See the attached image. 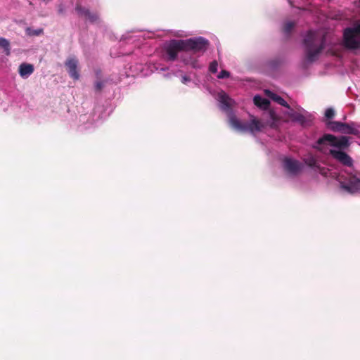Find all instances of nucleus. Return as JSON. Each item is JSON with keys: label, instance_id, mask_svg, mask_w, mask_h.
<instances>
[{"label": "nucleus", "instance_id": "obj_3", "mask_svg": "<svg viewBox=\"0 0 360 360\" xmlns=\"http://www.w3.org/2000/svg\"><path fill=\"white\" fill-rule=\"evenodd\" d=\"M350 143L347 136H342L339 138L334 135L325 134L320 137L313 145V148L323 152L325 147L330 146L340 149H346L349 146Z\"/></svg>", "mask_w": 360, "mask_h": 360}, {"label": "nucleus", "instance_id": "obj_2", "mask_svg": "<svg viewBox=\"0 0 360 360\" xmlns=\"http://www.w3.org/2000/svg\"><path fill=\"white\" fill-rule=\"evenodd\" d=\"M306 60L315 61L325 46V37L315 31L309 30L303 39Z\"/></svg>", "mask_w": 360, "mask_h": 360}, {"label": "nucleus", "instance_id": "obj_27", "mask_svg": "<svg viewBox=\"0 0 360 360\" xmlns=\"http://www.w3.org/2000/svg\"><path fill=\"white\" fill-rule=\"evenodd\" d=\"M229 76H230L229 72H228L225 70H223L218 75V78H219V79L228 78Z\"/></svg>", "mask_w": 360, "mask_h": 360}, {"label": "nucleus", "instance_id": "obj_17", "mask_svg": "<svg viewBox=\"0 0 360 360\" xmlns=\"http://www.w3.org/2000/svg\"><path fill=\"white\" fill-rule=\"evenodd\" d=\"M253 101L255 105L263 109H266L270 104V102L266 98H264L259 95L255 96Z\"/></svg>", "mask_w": 360, "mask_h": 360}, {"label": "nucleus", "instance_id": "obj_19", "mask_svg": "<svg viewBox=\"0 0 360 360\" xmlns=\"http://www.w3.org/2000/svg\"><path fill=\"white\" fill-rule=\"evenodd\" d=\"M342 123L343 122L338 121H327L326 124L327 127L331 131L334 132H340L342 126Z\"/></svg>", "mask_w": 360, "mask_h": 360}, {"label": "nucleus", "instance_id": "obj_28", "mask_svg": "<svg viewBox=\"0 0 360 360\" xmlns=\"http://www.w3.org/2000/svg\"><path fill=\"white\" fill-rule=\"evenodd\" d=\"M65 7L63 5H60L58 7V13L60 15H63L65 13Z\"/></svg>", "mask_w": 360, "mask_h": 360}, {"label": "nucleus", "instance_id": "obj_13", "mask_svg": "<svg viewBox=\"0 0 360 360\" xmlns=\"http://www.w3.org/2000/svg\"><path fill=\"white\" fill-rule=\"evenodd\" d=\"M340 132L345 134L352 135H359L360 133L358 127H356L354 123H342V126Z\"/></svg>", "mask_w": 360, "mask_h": 360}, {"label": "nucleus", "instance_id": "obj_10", "mask_svg": "<svg viewBox=\"0 0 360 360\" xmlns=\"http://www.w3.org/2000/svg\"><path fill=\"white\" fill-rule=\"evenodd\" d=\"M65 65L70 76L75 80L79 79V74L77 71L78 60L76 58H70L67 59Z\"/></svg>", "mask_w": 360, "mask_h": 360}, {"label": "nucleus", "instance_id": "obj_29", "mask_svg": "<svg viewBox=\"0 0 360 360\" xmlns=\"http://www.w3.org/2000/svg\"><path fill=\"white\" fill-rule=\"evenodd\" d=\"M190 80H191V79L188 77H186V76H184L182 77V79H181V82L184 84H186L187 82H189Z\"/></svg>", "mask_w": 360, "mask_h": 360}, {"label": "nucleus", "instance_id": "obj_14", "mask_svg": "<svg viewBox=\"0 0 360 360\" xmlns=\"http://www.w3.org/2000/svg\"><path fill=\"white\" fill-rule=\"evenodd\" d=\"M181 60H182L183 63H184V64L191 65L193 68L200 69L202 67L199 64L198 60L196 58L191 56H188L187 53H184L181 56Z\"/></svg>", "mask_w": 360, "mask_h": 360}, {"label": "nucleus", "instance_id": "obj_8", "mask_svg": "<svg viewBox=\"0 0 360 360\" xmlns=\"http://www.w3.org/2000/svg\"><path fill=\"white\" fill-rule=\"evenodd\" d=\"M289 110L290 111L287 113V115L292 121L299 123L302 127L309 125L310 119L308 116H307V112L303 110L304 113H302L300 112L294 110L291 108Z\"/></svg>", "mask_w": 360, "mask_h": 360}, {"label": "nucleus", "instance_id": "obj_25", "mask_svg": "<svg viewBox=\"0 0 360 360\" xmlns=\"http://www.w3.org/2000/svg\"><path fill=\"white\" fill-rule=\"evenodd\" d=\"M316 170L318 171L323 176H327L329 172V169L328 168L321 167L320 165L316 169Z\"/></svg>", "mask_w": 360, "mask_h": 360}, {"label": "nucleus", "instance_id": "obj_22", "mask_svg": "<svg viewBox=\"0 0 360 360\" xmlns=\"http://www.w3.org/2000/svg\"><path fill=\"white\" fill-rule=\"evenodd\" d=\"M26 34L28 36L32 37V36H39L43 34L44 30L42 28H39L37 30H33L30 27H27L25 30Z\"/></svg>", "mask_w": 360, "mask_h": 360}, {"label": "nucleus", "instance_id": "obj_18", "mask_svg": "<svg viewBox=\"0 0 360 360\" xmlns=\"http://www.w3.org/2000/svg\"><path fill=\"white\" fill-rule=\"evenodd\" d=\"M96 75L97 77L96 81L94 82V90L96 92H101L103 87L105 86V82L101 80V71L97 70L96 72Z\"/></svg>", "mask_w": 360, "mask_h": 360}, {"label": "nucleus", "instance_id": "obj_24", "mask_svg": "<svg viewBox=\"0 0 360 360\" xmlns=\"http://www.w3.org/2000/svg\"><path fill=\"white\" fill-rule=\"evenodd\" d=\"M335 114V110L333 108H327L325 112V117L328 120H330V119H332L334 117Z\"/></svg>", "mask_w": 360, "mask_h": 360}, {"label": "nucleus", "instance_id": "obj_26", "mask_svg": "<svg viewBox=\"0 0 360 360\" xmlns=\"http://www.w3.org/2000/svg\"><path fill=\"white\" fill-rule=\"evenodd\" d=\"M217 67H218V63L216 60H214L212 61L210 64V67H209V70L212 72V73H216L217 72Z\"/></svg>", "mask_w": 360, "mask_h": 360}, {"label": "nucleus", "instance_id": "obj_7", "mask_svg": "<svg viewBox=\"0 0 360 360\" xmlns=\"http://www.w3.org/2000/svg\"><path fill=\"white\" fill-rule=\"evenodd\" d=\"M75 11L79 17L84 18L85 20H89L91 23L96 22L99 19L97 13L91 12L89 9L82 6L79 3L76 4Z\"/></svg>", "mask_w": 360, "mask_h": 360}, {"label": "nucleus", "instance_id": "obj_9", "mask_svg": "<svg viewBox=\"0 0 360 360\" xmlns=\"http://www.w3.org/2000/svg\"><path fill=\"white\" fill-rule=\"evenodd\" d=\"M329 153L334 159L343 165L351 167L353 165L352 158L344 151L331 149Z\"/></svg>", "mask_w": 360, "mask_h": 360}, {"label": "nucleus", "instance_id": "obj_4", "mask_svg": "<svg viewBox=\"0 0 360 360\" xmlns=\"http://www.w3.org/2000/svg\"><path fill=\"white\" fill-rule=\"evenodd\" d=\"M229 122L230 126L240 132H250L255 134L262 131L264 124L255 117H252L250 122H242L234 115L229 116Z\"/></svg>", "mask_w": 360, "mask_h": 360}, {"label": "nucleus", "instance_id": "obj_15", "mask_svg": "<svg viewBox=\"0 0 360 360\" xmlns=\"http://www.w3.org/2000/svg\"><path fill=\"white\" fill-rule=\"evenodd\" d=\"M265 92L266 95L272 101L283 107L287 108L288 109H290L289 104L282 97L269 90H266Z\"/></svg>", "mask_w": 360, "mask_h": 360}, {"label": "nucleus", "instance_id": "obj_16", "mask_svg": "<svg viewBox=\"0 0 360 360\" xmlns=\"http://www.w3.org/2000/svg\"><path fill=\"white\" fill-rule=\"evenodd\" d=\"M34 72V67L31 64L22 63L19 67V74L25 77L30 75Z\"/></svg>", "mask_w": 360, "mask_h": 360}, {"label": "nucleus", "instance_id": "obj_23", "mask_svg": "<svg viewBox=\"0 0 360 360\" xmlns=\"http://www.w3.org/2000/svg\"><path fill=\"white\" fill-rule=\"evenodd\" d=\"M0 46L4 48L5 51H8L7 54H8L10 44L7 39L4 38H0Z\"/></svg>", "mask_w": 360, "mask_h": 360}, {"label": "nucleus", "instance_id": "obj_21", "mask_svg": "<svg viewBox=\"0 0 360 360\" xmlns=\"http://www.w3.org/2000/svg\"><path fill=\"white\" fill-rule=\"evenodd\" d=\"M304 162L306 165H307L309 167L314 169H316L319 167V164L317 162L316 160L312 157L310 156L304 160Z\"/></svg>", "mask_w": 360, "mask_h": 360}, {"label": "nucleus", "instance_id": "obj_30", "mask_svg": "<svg viewBox=\"0 0 360 360\" xmlns=\"http://www.w3.org/2000/svg\"><path fill=\"white\" fill-rule=\"evenodd\" d=\"M358 127H360V125Z\"/></svg>", "mask_w": 360, "mask_h": 360}, {"label": "nucleus", "instance_id": "obj_11", "mask_svg": "<svg viewBox=\"0 0 360 360\" xmlns=\"http://www.w3.org/2000/svg\"><path fill=\"white\" fill-rule=\"evenodd\" d=\"M283 166L285 169L292 174H297L301 169L300 162L291 158H285L283 161Z\"/></svg>", "mask_w": 360, "mask_h": 360}, {"label": "nucleus", "instance_id": "obj_5", "mask_svg": "<svg viewBox=\"0 0 360 360\" xmlns=\"http://www.w3.org/2000/svg\"><path fill=\"white\" fill-rule=\"evenodd\" d=\"M343 43L347 49H360V25L347 27L344 30Z\"/></svg>", "mask_w": 360, "mask_h": 360}, {"label": "nucleus", "instance_id": "obj_6", "mask_svg": "<svg viewBox=\"0 0 360 360\" xmlns=\"http://www.w3.org/2000/svg\"><path fill=\"white\" fill-rule=\"evenodd\" d=\"M340 187L345 192L351 194L360 193V174H349L340 181Z\"/></svg>", "mask_w": 360, "mask_h": 360}, {"label": "nucleus", "instance_id": "obj_20", "mask_svg": "<svg viewBox=\"0 0 360 360\" xmlns=\"http://www.w3.org/2000/svg\"><path fill=\"white\" fill-rule=\"evenodd\" d=\"M295 23L292 21H288L284 23L283 27V32L286 34L289 35L293 30Z\"/></svg>", "mask_w": 360, "mask_h": 360}, {"label": "nucleus", "instance_id": "obj_12", "mask_svg": "<svg viewBox=\"0 0 360 360\" xmlns=\"http://www.w3.org/2000/svg\"><path fill=\"white\" fill-rule=\"evenodd\" d=\"M219 100L221 104V109L227 111L231 108L233 104V100L224 92L219 94Z\"/></svg>", "mask_w": 360, "mask_h": 360}, {"label": "nucleus", "instance_id": "obj_1", "mask_svg": "<svg viewBox=\"0 0 360 360\" xmlns=\"http://www.w3.org/2000/svg\"><path fill=\"white\" fill-rule=\"evenodd\" d=\"M208 46V40L201 37L187 39H172L165 47L167 60H176L181 51L184 53L188 51H193L194 53H203L207 49Z\"/></svg>", "mask_w": 360, "mask_h": 360}]
</instances>
